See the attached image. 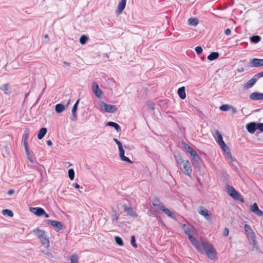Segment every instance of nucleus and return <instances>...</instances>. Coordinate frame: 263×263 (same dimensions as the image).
Here are the masks:
<instances>
[{
	"label": "nucleus",
	"mask_w": 263,
	"mask_h": 263,
	"mask_svg": "<svg viewBox=\"0 0 263 263\" xmlns=\"http://www.w3.org/2000/svg\"><path fill=\"white\" fill-rule=\"evenodd\" d=\"M237 70H238V72H243L244 71V68L243 67H241L240 69H238Z\"/></svg>",
	"instance_id": "obj_62"
},
{
	"label": "nucleus",
	"mask_w": 263,
	"mask_h": 263,
	"mask_svg": "<svg viewBox=\"0 0 263 263\" xmlns=\"http://www.w3.org/2000/svg\"><path fill=\"white\" fill-rule=\"evenodd\" d=\"M112 211L113 214L111 215V220L112 221H117L120 215L115 209L112 208Z\"/></svg>",
	"instance_id": "obj_30"
},
{
	"label": "nucleus",
	"mask_w": 263,
	"mask_h": 263,
	"mask_svg": "<svg viewBox=\"0 0 263 263\" xmlns=\"http://www.w3.org/2000/svg\"><path fill=\"white\" fill-rule=\"evenodd\" d=\"M246 129L249 133L253 134L257 129L263 132V123L252 122L246 125Z\"/></svg>",
	"instance_id": "obj_4"
},
{
	"label": "nucleus",
	"mask_w": 263,
	"mask_h": 263,
	"mask_svg": "<svg viewBox=\"0 0 263 263\" xmlns=\"http://www.w3.org/2000/svg\"><path fill=\"white\" fill-rule=\"evenodd\" d=\"M198 212L201 215L203 216L206 220L210 221L211 220V213L206 209L203 206H200Z\"/></svg>",
	"instance_id": "obj_9"
},
{
	"label": "nucleus",
	"mask_w": 263,
	"mask_h": 263,
	"mask_svg": "<svg viewBox=\"0 0 263 263\" xmlns=\"http://www.w3.org/2000/svg\"><path fill=\"white\" fill-rule=\"evenodd\" d=\"M130 242H131V244L135 248H137L138 247H137V245L136 243V239H135V236H132V237H131V240H130Z\"/></svg>",
	"instance_id": "obj_42"
},
{
	"label": "nucleus",
	"mask_w": 263,
	"mask_h": 263,
	"mask_svg": "<svg viewBox=\"0 0 263 263\" xmlns=\"http://www.w3.org/2000/svg\"><path fill=\"white\" fill-rule=\"evenodd\" d=\"M219 53L216 52H212L208 56V60L209 61H213L217 59L219 57Z\"/></svg>",
	"instance_id": "obj_29"
},
{
	"label": "nucleus",
	"mask_w": 263,
	"mask_h": 263,
	"mask_svg": "<svg viewBox=\"0 0 263 263\" xmlns=\"http://www.w3.org/2000/svg\"><path fill=\"white\" fill-rule=\"evenodd\" d=\"M258 79L263 77V71L256 74Z\"/></svg>",
	"instance_id": "obj_55"
},
{
	"label": "nucleus",
	"mask_w": 263,
	"mask_h": 263,
	"mask_svg": "<svg viewBox=\"0 0 263 263\" xmlns=\"http://www.w3.org/2000/svg\"><path fill=\"white\" fill-rule=\"evenodd\" d=\"M182 228L185 234L187 235L188 237L193 234L194 231L193 229L191 227L187 226L186 224H182Z\"/></svg>",
	"instance_id": "obj_19"
},
{
	"label": "nucleus",
	"mask_w": 263,
	"mask_h": 263,
	"mask_svg": "<svg viewBox=\"0 0 263 263\" xmlns=\"http://www.w3.org/2000/svg\"><path fill=\"white\" fill-rule=\"evenodd\" d=\"M14 193V191L12 189H10L8 191L7 194L9 195H13V194Z\"/></svg>",
	"instance_id": "obj_56"
},
{
	"label": "nucleus",
	"mask_w": 263,
	"mask_h": 263,
	"mask_svg": "<svg viewBox=\"0 0 263 263\" xmlns=\"http://www.w3.org/2000/svg\"><path fill=\"white\" fill-rule=\"evenodd\" d=\"M250 40L252 43H257L261 40V37L259 35H253L250 37Z\"/></svg>",
	"instance_id": "obj_33"
},
{
	"label": "nucleus",
	"mask_w": 263,
	"mask_h": 263,
	"mask_svg": "<svg viewBox=\"0 0 263 263\" xmlns=\"http://www.w3.org/2000/svg\"><path fill=\"white\" fill-rule=\"evenodd\" d=\"M255 214L258 216H263V211L259 209Z\"/></svg>",
	"instance_id": "obj_51"
},
{
	"label": "nucleus",
	"mask_w": 263,
	"mask_h": 263,
	"mask_svg": "<svg viewBox=\"0 0 263 263\" xmlns=\"http://www.w3.org/2000/svg\"><path fill=\"white\" fill-rule=\"evenodd\" d=\"M100 106L102 109L107 112L113 113L116 112L118 109L116 105L107 104L103 102H101Z\"/></svg>",
	"instance_id": "obj_7"
},
{
	"label": "nucleus",
	"mask_w": 263,
	"mask_h": 263,
	"mask_svg": "<svg viewBox=\"0 0 263 263\" xmlns=\"http://www.w3.org/2000/svg\"><path fill=\"white\" fill-rule=\"evenodd\" d=\"M47 144L49 146H51L52 145V142L50 140H48L47 141Z\"/></svg>",
	"instance_id": "obj_58"
},
{
	"label": "nucleus",
	"mask_w": 263,
	"mask_h": 263,
	"mask_svg": "<svg viewBox=\"0 0 263 263\" xmlns=\"http://www.w3.org/2000/svg\"><path fill=\"white\" fill-rule=\"evenodd\" d=\"M189 239L190 240L191 242L192 243V245H194L198 250L200 251L201 250L200 247L198 245V241L195 238L193 237L192 235L189 237Z\"/></svg>",
	"instance_id": "obj_25"
},
{
	"label": "nucleus",
	"mask_w": 263,
	"mask_h": 263,
	"mask_svg": "<svg viewBox=\"0 0 263 263\" xmlns=\"http://www.w3.org/2000/svg\"><path fill=\"white\" fill-rule=\"evenodd\" d=\"M2 213L4 215H7L10 217H12L13 216V212L11 210L8 209H5L3 210Z\"/></svg>",
	"instance_id": "obj_35"
},
{
	"label": "nucleus",
	"mask_w": 263,
	"mask_h": 263,
	"mask_svg": "<svg viewBox=\"0 0 263 263\" xmlns=\"http://www.w3.org/2000/svg\"><path fill=\"white\" fill-rule=\"evenodd\" d=\"M28 136H29V132H28V130H26L23 135V137H22L23 142L27 141Z\"/></svg>",
	"instance_id": "obj_44"
},
{
	"label": "nucleus",
	"mask_w": 263,
	"mask_h": 263,
	"mask_svg": "<svg viewBox=\"0 0 263 263\" xmlns=\"http://www.w3.org/2000/svg\"><path fill=\"white\" fill-rule=\"evenodd\" d=\"M228 157L231 159L232 162H236V159L232 156L231 153L230 155H228Z\"/></svg>",
	"instance_id": "obj_54"
},
{
	"label": "nucleus",
	"mask_w": 263,
	"mask_h": 263,
	"mask_svg": "<svg viewBox=\"0 0 263 263\" xmlns=\"http://www.w3.org/2000/svg\"><path fill=\"white\" fill-rule=\"evenodd\" d=\"M116 144L118 145V148H120V147H122V143L120 141H118V142L117 143H116Z\"/></svg>",
	"instance_id": "obj_59"
},
{
	"label": "nucleus",
	"mask_w": 263,
	"mask_h": 263,
	"mask_svg": "<svg viewBox=\"0 0 263 263\" xmlns=\"http://www.w3.org/2000/svg\"><path fill=\"white\" fill-rule=\"evenodd\" d=\"M68 176L71 180H73L74 178V171L72 168L68 170Z\"/></svg>",
	"instance_id": "obj_39"
},
{
	"label": "nucleus",
	"mask_w": 263,
	"mask_h": 263,
	"mask_svg": "<svg viewBox=\"0 0 263 263\" xmlns=\"http://www.w3.org/2000/svg\"><path fill=\"white\" fill-rule=\"evenodd\" d=\"M114 141L116 142V143H117V142H118V141H119V140H118L117 139H116V138H114Z\"/></svg>",
	"instance_id": "obj_64"
},
{
	"label": "nucleus",
	"mask_w": 263,
	"mask_h": 263,
	"mask_svg": "<svg viewBox=\"0 0 263 263\" xmlns=\"http://www.w3.org/2000/svg\"><path fill=\"white\" fill-rule=\"evenodd\" d=\"M47 224L52 226L57 231L62 230L63 228V223L59 221L47 219L46 220Z\"/></svg>",
	"instance_id": "obj_8"
},
{
	"label": "nucleus",
	"mask_w": 263,
	"mask_h": 263,
	"mask_svg": "<svg viewBox=\"0 0 263 263\" xmlns=\"http://www.w3.org/2000/svg\"><path fill=\"white\" fill-rule=\"evenodd\" d=\"M26 155L27 156V158H28V160L30 162L33 163V161H34V160H33V158L32 156L31 155V154H30V153L29 152V151H28V152H26Z\"/></svg>",
	"instance_id": "obj_46"
},
{
	"label": "nucleus",
	"mask_w": 263,
	"mask_h": 263,
	"mask_svg": "<svg viewBox=\"0 0 263 263\" xmlns=\"http://www.w3.org/2000/svg\"><path fill=\"white\" fill-rule=\"evenodd\" d=\"M32 233L39 239L42 246H44L46 248L49 247V240L46 232L44 230L37 228L33 230Z\"/></svg>",
	"instance_id": "obj_2"
},
{
	"label": "nucleus",
	"mask_w": 263,
	"mask_h": 263,
	"mask_svg": "<svg viewBox=\"0 0 263 263\" xmlns=\"http://www.w3.org/2000/svg\"><path fill=\"white\" fill-rule=\"evenodd\" d=\"M175 159L176 163L179 165V166L182 164V163L186 161L183 160L180 154L175 155Z\"/></svg>",
	"instance_id": "obj_32"
},
{
	"label": "nucleus",
	"mask_w": 263,
	"mask_h": 263,
	"mask_svg": "<svg viewBox=\"0 0 263 263\" xmlns=\"http://www.w3.org/2000/svg\"><path fill=\"white\" fill-rule=\"evenodd\" d=\"M249 98L251 100L254 101L263 100V93L258 91L254 92L250 95Z\"/></svg>",
	"instance_id": "obj_12"
},
{
	"label": "nucleus",
	"mask_w": 263,
	"mask_h": 263,
	"mask_svg": "<svg viewBox=\"0 0 263 263\" xmlns=\"http://www.w3.org/2000/svg\"><path fill=\"white\" fill-rule=\"evenodd\" d=\"M23 143H24V147H25V152H28L29 146L28 145L27 142V141H25V142H23Z\"/></svg>",
	"instance_id": "obj_50"
},
{
	"label": "nucleus",
	"mask_w": 263,
	"mask_h": 263,
	"mask_svg": "<svg viewBox=\"0 0 263 263\" xmlns=\"http://www.w3.org/2000/svg\"><path fill=\"white\" fill-rule=\"evenodd\" d=\"M125 212H126L129 216L133 217H137V214L133 211V208L128 207L127 205L124 204L123 205Z\"/></svg>",
	"instance_id": "obj_18"
},
{
	"label": "nucleus",
	"mask_w": 263,
	"mask_h": 263,
	"mask_svg": "<svg viewBox=\"0 0 263 263\" xmlns=\"http://www.w3.org/2000/svg\"><path fill=\"white\" fill-rule=\"evenodd\" d=\"M63 64L65 65H66V66H69L70 64L66 61H64L63 62Z\"/></svg>",
	"instance_id": "obj_61"
},
{
	"label": "nucleus",
	"mask_w": 263,
	"mask_h": 263,
	"mask_svg": "<svg viewBox=\"0 0 263 263\" xmlns=\"http://www.w3.org/2000/svg\"><path fill=\"white\" fill-rule=\"evenodd\" d=\"M148 107L149 108L153 110L155 108V104L154 103H150L148 104Z\"/></svg>",
	"instance_id": "obj_57"
},
{
	"label": "nucleus",
	"mask_w": 263,
	"mask_h": 263,
	"mask_svg": "<svg viewBox=\"0 0 263 263\" xmlns=\"http://www.w3.org/2000/svg\"><path fill=\"white\" fill-rule=\"evenodd\" d=\"M229 229L227 228H225L223 231V235L224 236L227 237L229 235Z\"/></svg>",
	"instance_id": "obj_49"
},
{
	"label": "nucleus",
	"mask_w": 263,
	"mask_h": 263,
	"mask_svg": "<svg viewBox=\"0 0 263 263\" xmlns=\"http://www.w3.org/2000/svg\"><path fill=\"white\" fill-rule=\"evenodd\" d=\"M115 240L117 245L120 246L123 245V242L122 238L119 236H115Z\"/></svg>",
	"instance_id": "obj_37"
},
{
	"label": "nucleus",
	"mask_w": 263,
	"mask_h": 263,
	"mask_svg": "<svg viewBox=\"0 0 263 263\" xmlns=\"http://www.w3.org/2000/svg\"><path fill=\"white\" fill-rule=\"evenodd\" d=\"M183 147L189 153H190L191 157L195 156V155H197V152L188 144L183 143Z\"/></svg>",
	"instance_id": "obj_21"
},
{
	"label": "nucleus",
	"mask_w": 263,
	"mask_h": 263,
	"mask_svg": "<svg viewBox=\"0 0 263 263\" xmlns=\"http://www.w3.org/2000/svg\"><path fill=\"white\" fill-rule=\"evenodd\" d=\"M192 164L193 166L198 167L200 166V157L198 155H196L195 156L192 157Z\"/></svg>",
	"instance_id": "obj_22"
},
{
	"label": "nucleus",
	"mask_w": 263,
	"mask_h": 263,
	"mask_svg": "<svg viewBox=\"0 0 263 263\" xmlns=\"http://www.w3.org/2000/svg\"><path fill=\"white\" fill-rule=\"evenodd\" d=\"M0 89L4 91L5 93H7L6 91L8 90V84H5L0 87Z\"/></svg>",
	"instance_id": "obj_43"
},
{
	"label": "nucleus",
	"mask_w": 263,
	"mask_h": 263,
	"mask_svg": "<svg viewBox=\"0 0 263 263\" xmlns=\"http://www.w3.org/2000/svg\"><path fill=\"white\" fill-rule=\"evenodd\" d=\"M195 50L197 54H201L203 51L202 48L200 46L196 47Z\"/></svg>",
	"instance_id": "obj_48"
},
{
	"label": "nucleus",
	"mask_w": 263,
	"mask_h": 263,
	"mask_svg": "<svg viewBox=\"0 0 263 263\" xmlns=\"http://www.w3.org/2000/svg\"><path fill=\"white\" fill-rule=\"evenodd\" d=\"M258 79H259L258 78L256 74H255L252 79H251L250 80H249L245 84V88H251L254 85V84L257 82V81Z\"/></svg>",
	"instance_id": "obj_16"
},
{
	"label": "nucleus",
	"mask_w": 263,
	"mask_h": 263,
	"mask_svg": "<svg viewBox=\"0 0 263 263\" xmlns=\"http://www.w3.org/2000/svg\"><path fill=\"white\" fill-rule=\"evenodd\" d=\"M188 24L190 25L196 26L198 24V21L196 18H190L188 20Z\"/></svg>",
	"instance_id": "obj_34"
},
{
	"label": "nucleus",
	"mask_w": 263,
	"mask_h": 263,
	"mask_svg": "<svg viewBox=\"0 0 263 263\" xmlns=\"http://www.w3.org/2000/svg\"><path fill=\"white\" fill-rule=\"evenodd\" d=\"M80 100L78 99L76 102L74 103V105L73 106L72 109V118L71 119L72 121H75L77 119V110L78 109V105L79 103Z\"/></svg>",
	"instance_id": "obj_20"
},
{
	"label": "nucleus",
	"mask_w": 263,
	"mask_h": 263,
	"mask_svg": "<svg viewBox=\"0 0 263 263\" xmlns=\"http://www.w3.org/2000/svg\"><path fill=\"white\" fill-rule=\"evenodd\" d=\"M202 245L208 257L211 260H213L216 257V252L212 245L207 241L202 242Z\"/></svg>",
	"instance_id": "obj_3"
},
{
	"label": "nucleus",
	"mask_w": 263,
	"mask_h": 263,
	"mask_svg": "<svg viewBox=\"0 0 263 263\" xmlns=\"http://www.w3.org/2000/svg\"><path fill=\"white\" fill-rule=\"evenodd\" d=\"M126 2L123 1H121L119 2L117 7V9L116 11L117 15H119L122 13L126 6Z\"/></svg>",
	"instance_id": "obj_17"
},
{
	"label": "nucleus",
	"mask_w": 263,
	"mask_h": 263,
	"mask_svg": "<svg viewBox=\"0 0 263 263\" xmlns=\"http://www.w3.org/2000/svg\"><path fill=\"white\" fill-rule=\"evenodd\" d=\"M230 109H231L232 112L233 114H235V113L237 112V109L234 106L231 105Z\"/></svg>",
	"instance_id": "obj_52"
},
{
	"label": "nucleus",
	"mask_w": 263,
	"mask_h": 263,
	"mask_svg": "<svg viewBox=\"0 0 263 263\" xmlns=\"http://www.w3.org/2000/svg\"><path fill=\"white\" fill-rule=\"evenodd\" d=\"M92 89L97 98H99L101 97L102 91L99 88L98 84L95 82H93L92 84Z\"/></svg>",
	"instance_id": "obj_11"
},
{
	"label": "nucleus",
	"mask_w": 263,
	"mask_h": 263,
	"mask_svg": "<svg viewBox=\"0 0 263 263\" xmlns=\"http://www.w3.org/2000/svg\"><path fill=\"white\" fill-rule=\"evenodd\" d=\"M71 263H78V257L76 255H72L71 257Z\"/></svg>",
	"instance_id": "obj_47"
},
{
	"label": "nucleus",
	"mask_w": 263,
	"mask_h": 263,
	"mask_svg": "<svg viewBox=\"0 0 263 263\" xmlns=\"http://www.w3.org/2000/svg\"><path fill=\"white\" fill-rule=\"evenodd\" d=\"M41 252L43 254L46 255L49 257H52V258L53 257V255L52 253L49 251L43 250V251H41Z\"/></svg>",
	"instance_id": "obj_45"
},
{
	"label": "nucleus",
	"mask_w": 263,
	"mask_h": 263,
	"mask_svg": "<svg viewBox=\"0 0 263 263\" xmlns=\"http://www.w3.org/2000/svg\"><path fill=\"white\" fill-rule=\"evenodd\" d=\"M46 218H48L49 217V215L45 212V214H44V215Z\"/></svg>",
	"instance_id": "obj_63"
},
{
	"label": "nucleus",
	"mask_w": 263,
	"mask_h": 263,
	"mask_svg": "<svg viewBox=\"0 0 263 263\" xmlns=\"http://www.w3.org/2000/svg\"><path fill=\"white\" fill-rule=\"evenodd\" d=\"M177 93L179 96L180 98L182 100L186 98V93L185 91V87H180L177 91Z\"/></svg>",
	"instance_id": "obj_24"
},
{
	"label": "nucleus",
	"mask_w": 263,
	"mask_h": 263,
	"mask_svg": "<svg viewBox=\"0 0 263 263\" xmlns=\"http://www.w3.org/2000/svg\"><path fill=\"white\" fill-rule=\"evenodd\" d=\"M182 173L188 176H191L192 170L191 165L188 160H186L179 166Z\"/></svg>",
	"instance_id": "obj_6"
},
{
	"label": "nucleus",
	"mask_w": 263,
	"mask_h": 263,
	"mask_svg": "<svg viewBox=\"0 0 263 263\" xmlns=\"http://www.w3.org/2000/svg\"><path fill=\"white\" fill-rule=\"evenodd\" d=\"M152 203L154 206L157 207L159 210L160 207L161 208V206H163L164 205L163 203L160 202L159 199L157 197L153 199Z\"/></svg>",
	"instance_id": "obj_27"
},
{
	"label": "nucleus",
	"mask_w": 263,
	"mask_h": 263,
	"mask_svg": "<svg viewBox=\"0 0 263 263\" xmlns=\"http://www.w3.org/2000/svg\"><path fill=\"white\" fill-rule=\"evenodd\" d=\"M250 66L252 67H259L263 66V59L254 58L250 62Z\"/></svg>",
	"instance_id": "obj_10"
},
{
	"label": "nucleus",
	"mask_w": 263,
	"mask_h": 263,
	"mask_svg": "<svg viewBox=\"0 0 263 263\" xmlns=\"http://www.w3.org/2000/svg\"><path fill=\"white\" fill-rule=\"evenodd\" d=\"M74 186L76 189H79L80 187L79 184L77 183L74 184Z\"/></svg>",
	"instance_id": "obj_60"
},
{
	"label": "nucleus",
	"mask_w": 263,
	"mask_h": 263,
	"mask_svg": "<svg viewBox=\"0 0 263 263\" xmlns=\"http://www.w3.org/2000/svg\"><path fill=\"white\" fill-rule=\"evenodd\" d=\"M65 109V106L61 103L58 104L55 106V110L57 113H61Z\"/></svg>",
	"instance_id": "obj_31"
},
{
	"label": "nucleus",
	"mask_w": 263,
	"mask_h": 263,
	"mask_svg": "<svg viewBox=\"0 0 263 263\" xmlns=\"http://www.w3.org/2000/svg\"><path fill=\"white\" fill-rule=\"evenodd\" d=\"M221 148L223 149V151L227 154V156L229 155H230L231 152L230 148L229 147L227 146L226 144H225L224 146H220Z\"/></svg>",
	"instance_id": "obj_41"
},
{
	"label": "nucleus",
	"mask_w": 263,
	"mask_h": 263,
	"mask_svg": "<svg viewBox=\"0 0 263 263\" xmlns=\"http://www.w3.org/2000/svg\"><path fill=\"white\" fill-rule=\"evenodd\" d=\"M119 151L120 157L122 161H125L129 163H133V162L131 161L128 157L125 156V152L124 149L123 148V147L119 148Z\"/></svg>",
	"instance_id": "obj_14"
},
{
	"label": "nucleus",
	"mask_w": 263,
	"mask_h": 263,
	"mask_svg": "<svg viewBox=\"0 0 263 263\" xmlns=\"http://www.w3.org/2000/svg\"><path fill=\"white\" fill-rule=\"evenodd\" d=\"M215 135L217 136V142L219 143L220 146H225V143L223 140V138L221 134L218 130H216Z\"/></svg>",
	"instance_id": "obj_23"
},
{
	"label": "nucleus",
	"mask_w": 263,
	"mask_h": 263,
	"mask_svg": "<svg viewBox=\"0 0 263 263\" xmlns=\"http://www.w3.org/2000/svg\"><path fill=\"white\" fill-rule=\"evenodd\" d=\"M244 229L246 237L249 241L250 245L252 246V250L253 251L258 250V247L256 240V236L251 227L248 224H246L244 226Z\"/></svg>",
	"instance_id": "obj_1"
},
{
	"label": "nucleus",
	"mask_w": 263,
	"mask_h": 263,
	"mask_svg": "<svg viewBox=\"0 0 263 263\" xmlns=\"http://www.w3.org/2000/svg\"><path fill=\"white\" fill-rule=\"evenodd\" d=\"M31 211L37 216H41L45 214V211L42 208H32Z\"/></svg>",
	"instance_id": "obj_15"
},
{
	"label": "nucleus",
	"mask_w": 263,
	"mask_h": 263,
	"mask_svg": "<svg viewBox=\"0 0 263 263\" xmlns=\"http://www.w3.org/2000/svg\"><path fill=\"white\" fill-rule=\"evenodd\" d=\"M159 210L163 211L167 216L175 219H176V215L175 213L172 212L168 208L163 206H161V207L159 208Z\"/></svg>",
	"instance_id": "obj_13"
},
{
	"label": "nucleus",
	"mask_w": 263,
	"mask_h": 263,
	"mask_svg": "<svg viewBox=\"0 0 263 263\" xmlns=\"http://www.w3.org/2000/svg\"><path fill=\"white\" fill-rule=\"evenodd\" d=\"M106 125L107 126H112V127H114V128L116 129V130L118 132H120L121 129L120 126L117 123H115L114 122H111V121L108 122Z\"/></svg>",
	"instance_id": "obj_26"
},
{
	"label": "nucleus",
	"mask_w": 263,
	"mask_h": 263,
	"mask_svg": "<svg viewBox=\"0 0 263 263\" xmlns=\"http://www.w3.org/2000/svg\"><path fill=\"white\" fill-rule=\"evenodd\" d=\"M231 105L228 104H223L220 106L219 109L222 111H227L230 109Z\"/></svg>",
	"instance_id": "obj_40"
},
{
	"label": "nucleus",
	"mask_w": 263,
	"mask_h": 263,
	"mask_svg": "<svg viewBox=\"0 0 263 263\" xmlns=\"http://www.w3.org/2000/svg\"><path fill=\"white\" fill-rule=\"evenodd\" d=\"M88 40V37L86 35H82L80 39V42L82 45H84L86 43Z\"/></svg>",
	"instance_id": "obj_36"
},
{
	"label": "nucleus",
	"mask_w": 263,
	"mask_h": 263,
	"mask_svg": "<svg viewBox=\"0 0 263 263\" xmlns=\"http://www.w3.org/2000/svg\"><path fill=\"white\" fill-rule=\"evenodd\" d=\"M227 189L228 193L232 198L241 202H244V199L242 196L233 187L227 185Z\"/></svg>",
	"instance_id": "obj_5"
},
{
	"label": "nucleus",
	"mask_w": 263,
	"mask_h": 263,
	"mask_svg": "<svg viewBox=\"0 0 263 263\" xmlns=\"http://www.w3.org/2000/svg\"><path fill=\"white\" fill-rule=\"evenodd\" d=\"M231 33V30L229 28H227L225 31L224 33L227 35H229Z\"/></svg>",
	"instance_id": "obj_53"
},
{
	"label": "nucleus",
	"mask_w": 263,
	"mask_h": 263,
	"mask_svg": "<svg viewBox=\"0 0 263 263\" xmlns=\"http://www.w3.org/2000/svg\"><path fill=\"white\" fill-rule=\"evenodd\" d=\"M250 210L251 212H253L254 214L255 212L259 210L258 205L256 203H254L251 206Z\"/></svg>",
	"instance_id": "obj_38"
},
{
	"label": "nucleus",
	"mask_w": 263,
	"mask_h": 263,
	"mask_svg": "<svg viewBox=\"0 0 263 263\" xmlns=\"http://www.w3.org/2000/svg\"><path fill=\"white\" fill-rule=\"evenodd\" d=\"M47 130L45 127H42L40 129L39 133L37 135V138L39 139H42L47 133Z\"/></svg>",
	"instance_id": "obj_28"
}]
</instances>
